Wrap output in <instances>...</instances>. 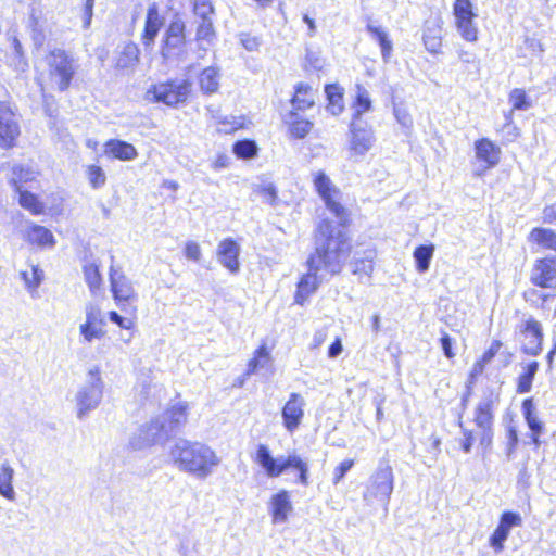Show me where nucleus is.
I'll return each instance as SVG.
<instances>
[{
  "mask_svg": "<svg viewBox=\"0 0 556 556\" xmlns=\"http://www.w3.org/2000/svg\"><path fill=\"white\" fill-rule=\"evenodd\" d=\"M502 342L498 341V340H495L491 343L490 348L484 352V354L482 355L481 359H482V363H486L489 364L493 357L495 356V354L500 351V349L502 348Z\"/></svg>",
  "mask_w": 556,
  "mask_h": 556,
  "instance_id": "63",
  "label": "nucleus"
},
{
  "mask_svg": "<svg viewBox=\"0 0 556 556\" xmlns=\"http://www.w3.org/2000/svg\"><path fill=\"white\" fill-rule=\"evenodd\" d=\"M393 113H394L395 119L403 128H405L406 130L412 129L413 118L404 105L395 104L393 108Z\"/></svg>",
  "mask_w": 556,
  "mask_h": 556,
  "instance_id": "54",
  "label": "nucleus"
},
{
  "mask_svg": "<svg viewBox=\"0 0 556 556\" xmlns=\"http://www.w3.org/2000/svg\"><path fill=\"white\" fill-rule=\"evenodd\" d=\"M201 20L202 22L200 23L197 30V38L198 40H206L207 42H210L214 37L213 23L211 21V17Z\"/></svg>",
  "mask_w": 556,
  "mask_h": 556,
  "instance_id": "55",
  "label": "nucleus"
},
{
  "mask_svg": "<svg viewBox=\"0 0 556 556\" xmlns=\"http://www.w3.org/2000/svg\"><path fill=\"white\" fill-rule=\"evenodd\" d=\"M520 342L523 353L538 356L542 352L543 330L541 324L530 317L520 325Z\"/></svg>",
  "mask_w": 556,
  "mask_h": 556,
  "instance_id": "14",
  "label": "nucleus"
},
{
  "mask_svg": "<svg viewBox=\"0 0 556 556\" xmlns=\"http://www.w3.org/2000/svg\"><path fill=\"white\" fill-rule=\"evenodd\" d=\"M21 278L29 291L36 290L43 280V271L37 265L30 266V271H21Z\"/></svg>",
  "mask_w": 556,
  "mask_h": 556,
  "instance_id": "46",
  "label": "nucleus"
},
{
  "mask_svg": "<svg viewBox=\"0 0 556 556\" xmlns=\"http://www.w3.org/2000/svg\"><path fill=\"white\" fill-rule=\"evenodd\" d=\"M185 256L188 260L199 262L201 258V248L194 241H188L185 247Z\"/></svg>",
  "mask_w": 556,
  "mask_h": 556,
  "instance_id": "59",
  "label": "nucleus"
},
{
  "mask_svg": "<svg viewBox=\"0 0 556 556\" xmlns=\"http://www.w3.org/2000/svg\"><path fill=\"white\" fill-rule=\"evenodd\" d=\"M109 318L112 323L116 324L119 328L129 330L134 327V321L129 318L121 316L117 312L111 311Z\"/></svg>",
  "mask_w": 556,
  "mask_h": 556,
  "instance_id": "61",
  "label": "nucleus"
},
{
  "mask_svg": "<svg viewBox=\"0 0 556 556\" xmlns=\"http://www.w3.org/2000/svg\"><path fill=\"white\" fill-rule=\"evenodd\" d=\"M455 26L460 37L468 42L478 40L477 14L471 0H455L453 5Z\"/></svg>",
  "mask_w": 556,
  "mask_h": 556,
  "instance_id": "7",
  "label": "nucleus"
},
{
  "mask_svg": "<svg viewBox=\"0 0 556 556\" xmlns=\"http://www.w3.org/2000/svg\"><path fill=\"white\" fill-rule=\"evenodd\" d=\"M393 471L388 464L380 465L370 478L365 498H376L387 504L393 491Z\"/></svg>",
  "mask_w": 556,
  "mask_h": 556,
  "instance_id": "10",
  "label": "nucleus"
},
{
  "mask_svg": "<svg viewBox=\"0 0 556 556\" xmlns=\"http://www.w3.org/2000/svg\"><path fill=\"white\" fill-rule=\"evenodd\" d=\"M139 61V49L134 43H126L118 51L116 58V67L122 70L134 68Z\"/></svg>",
  "mask_w": 556,
  "mask_h": 556,
  "instance_id": "32",
  "label": "nucleus"
},
{
  "mask_svg": "<svg viewBox=\"0 0 556 556\" xmlns=\"http://www.w3.org/2000/svg\"><path fill=\"white\" fill-rule=\"evenodd\" d=\"M350 252L348 235L337 229L331 220L323 219L316 228L315 252L306 262L307 273L298 283L295 303L303 305L318 289L326 274H339Z\"/></svg>",
  "mask_w": 556,
  "mask_h": 556,
  "instance_id": "1",
  "label": "nucleus"
},
{
  "mask_svg": "<svg viewBox=\"0 0 556 556\" xmlns=\"http://www.w3.org/2000/svg\"><path fill=\"white\" fill-rule=\"evenodd\" d=\"M21 134L14 109L9 102L0 101V147L12 148Z\"/></svg>",
  "mask_w": 556,
  "mask_h": 556,
  "instance_id": "11",
  "label": "nucleus"
},
{
  "mask_svg": "<svg viewBox=\"0 0 556 556\" xmlns=\"http://www.w3.org/2000/svg\"><path fill=\"white\" fill-rule=\"evenodd\" d=\"M530 239L543 248L556 251V233L549 229L534 228Z\"/></svg>",
  "mask_w": 556,
  "mask_h": 556,
  "instance_id": "42",
  "label": "nucleus"
},
{
  "mask_svg": "<svg viewBox=\"0 0 556 556\" xmlns=\"http://www.w3.org/2000/svg\"><path fill=\"white\" fill-rule=\"evenodd\" d=\"M110 283L113 298L117 303L134 302L137 300L132 281L122 271L114 269L113 266H111L110 269Z\"/></svg>",
  "mask_w": 556,
  "mask_h": 556,
  "instance_id": "17",
  "label": "nucleus"
},
{
  "mask_svg": "<svg viewBox=\"0 0 556 556\" xmlns=\"http://www.w3.org/2000/svg\"><path fill=\"white\" fill-rule=\"evenodd\" d=\"M240 245L232 238H226L218 243L216 255L225 268L231 274H237L240 270Z\"/></svg>",
  "mask_w": 556,
  "mask_h": 556,
  "instance_id": "18",
  "label": "nucleus"
},
{
  "mask_svg": "<svg viewBox=\"0 0 556 556\" xmlns=\"http://www.w3.org/2000/svg\"><path fill=\"white\" fill-rule=\"evenodd\" d=\"M367 31L371 35V37L375 40L378 41L381 49L382 59L384 62H388L393 50V45L389 38L388 33L383 28L376 26L374 24L367 25Z\"/></svg>",
  "mask_w": 556,
  "mask_h": 556,
  "instance_id": "35",
  "label": "nucleus"
},
{
  "mask_svg": "<svg viewBox=\"0 0 556 556\" xmlns=\"http://www.w3.org/2000/svg\"><path fill=\"white\" fill-rule=\"evenodd\" d=\"M187 406L184 404H176L166 410L162 416L157 418L164 421L168 429V434L173 433L186 424L187 421Z\"/></svg>",
  "mask_w": 556,
  "mask_h": 556,
  "instance_id": "28",
  "label": "nucleus"
},
{
  "mask_svg": "<svg viewBox=\"0 0 556 556\" xmlns=\"http://www.w3.org/2000/svg\"><path fill=\"white\" fill-rule=\"evenodd\" d=\"M15 471L8 460L0 465V495L10 502L16 500V492L13 486Z\"/></svg>",
  "mask_w": 556,
  "mask_h": 556,
  "instance_id": "27",
  "label": "nucleus"
},
{
  "mask_svg": "<svg viewBox=\"0 0 556 556\" xmlns=\"http://www.w3.org/2000/svg\"><path fill=\"white\" fill-rule=\"evenodd\" d=\"M240 42L244 47L247 51L253 52L257 51L261 46V39L256 36H252L247 33H242L239 35Z\"/></svg>",
  "mask_w": 556,
  "mask_h": 556,
  "instance_id": "57",
  "label": "nucleus"
},
{
  "mask_svg": "<svg viewBox=\"0 0 556 556\" xmlns=\"http://www.w3.org/2000/svg\"><path fill=\"white\" fill-rule=\"evenodd\" d=\"M354 462L352 459H345L334 468L333 471V484H338L345 476V473L353 467Z\"/></svg>",
  "mask_w": 556,
  "mask_h": 556,
  "instance_id": "58",
  "label": "nucleus"
},
{
  "mask_svg": "<svg viewBox=\"0 0 556 556\" xmlns=\"http://www.w3.org/2000/svg\"><path fill=\"white\" fill-rule=\"evenodd\" d=\"M193 9L195 15L201 18L211 17L214 12L211 0H193Z\"/></svg>",
  "mask_w": 556,
  "mask_h": 556,
  "instance_id": "56",
  "label": "nucleus"
},
{
  "mask_svg": "<svg viewBox=\"0 0 556 556\" xmlns=\"http://www.w3.org/2000/svg\"><path fill=\"white\" fill-rule=\"evenodd\" d=\"M433 245H420L414 251V258L416 261L417 270L425 273L429 269L430 261L433 256Z\"/></svg>",
  "mask_w": 556,
  "mask_h": 556,
  "instance_id": "44",
  "label": "nucleus"
},
{
  "mask_svg": "<svg viewBox=\"0 0 556 556\" xmlns=\"http://www.w3.org/2000/svg\"><path fill=\"white\" fill-rule=\"evenodd\" d=\"M86 175L93 189L102 188L106 182V175L98 165H89L86 169Z\"/></svg>",
  "mask_w": 556,
  "mask_h": 556,
  "instance_id": "50",
  "label": "nucleus"
},
{
  "mask_svg": "<svg viewBox=\"0 0 556 556\" xmlns=\"http://www.w3.org/2000/svg\"><path fill=\"white\" fill-rule=\"evenodd\" d=\"M105 154L121 161H132L137 157L136 148L122 140H109L105 143Z\"/></svg>",
  "mask_w": 556,
  "mask_h": 556,
  "instance_id": "26",
  "label": "nucleus"
},
{
  "mask_svg": "<svg viewBox=\"0 0 556 556\" xmlns=\"http://www.w3.org/2000/svg\"><path fill=\"white\" fill-rule=\"evenodd\" d=\"M48 65L51 81L61 91L67 89L75 73L73 60L65 51L56 49L48 56Z\"/></svg>",
  "mask_w": 556,
  "mask_h": 556,
  "instance_id": "9",
  "label": "nucleus"
},
{
  "mask_svg": "<svg viewBox=\"0 0 556 556\" xmlns=\"http://www.w3.org/2000/svg\"><path fill=\"white\" fill-rule=\"evenodd\" d=\"M256 152L257 147L252 140H241L233 144V153L240 159H252Z\"/></svg>",
  "mask_w": 556,
  "mask_h": 556,
  "instance_id": "52",
  "label": "nucleus"
},
{
  "mask_svg": "<svg viewBox=\"0 0 556 556\" xmlns=\"http://www.w3.org/2000/svg\"><path fill=\"white\" fill-rule=\"evenodd\" d=\"M24 239L41 249H51L55 245L53 233L48 228L33 223L26 227Z\"/></svg>",
  "mask_w": 556,
  "mask_h": 556,
  "instance_id": "22",
  "label": "nucleus"
},
{
  "mask_svg": "<svg viewBox=\"0 0 556 556\" xmlns=\"http://www.w3.org/2000/svg\"><path fill=\"white\" fill-rule=\"evenodd\" d=\"M367 31L371 35V37L375 40L378 41L381 49L382 59L384 62H388L393 50V45L389 38L388 33L383 28L376 26L374 24L367 25Z\"/></svg>",
  "mask_w": 556,
  "mask_h": 556,
  "instance_id": "34",
  "label": "nucleus"
},
{
  "mask_svg": "<svg viewBox=\"0 0 556 556\" xmlns=\"http://www.w3.org/2000/svg\"><path fill=\"white\" fill-rule=\"evenodd\" d=\"M230 163V159L226 153H218L216 157L212 161V168L216 172L228 167Z\"/></svg>",
  "mask_w": 556,
  "mask_h": 556,
  "instance_id": "64",
  "label": "nucleus"
},
{
  "mask_svg": "<svg viewBox=\"0 0 556 556\" xmlns=\"http://www.w3.org/2000/svg\"><path fill=\"white\" fill-rule=\"evenodd\" d=\"M521 408L526 422L531 432H543L544 424L541 421L535 412L533 400L531 397L523 400Z\"/></svg>",
  "mask_w": 556,
  "mask_h": 556,
  "instance_id": "38",
  "label": "nucleus"
},
{
  "mask_svg": "<svg viewBox=\"0 0 556 556\" xmlns=\"http://www.w3.org/2000/svg\"><path fill=\"white\" fill-rule=\"evenodd\" d=\"M15 191L20 194L18 202L22 207L28 210L34 215L43 213L45 206L34 193L24 189Z\"/></svg>",
  "mask_w": 556,
  "mask_h": 556,
  "instance_id": "41",
  "label": "nucleus"
},
{
  "mask_svg": "<svg viewBox=\"0 0 556 556\" xmlns=\"http://www.w3.org/2000/svg\"><path fill=\"white\" fill-rule=\"evenodd\" d=\"M313 184L316 192L324 201L327 210L338 219L342 227L350 225L349 211L337 200L340 190L334 186L331 179L323 170H316L312 174Z\"/></svg>",
  "mask_w": 556,
  "mask_h": 556,
  "instance_id": "4",
  "label": "nucleus"
},
{
  "mask_svg": "<svg viewBox=\"0 0 556 556\" xmlns=\"http://www.w3.org/2000/svg\"><path fill=\"white\" fill-rule=\"evenodd\" d=\"M539 370V363L533 361L523 367V372L518 377L517 393L523 394L531 391L533 379Z\"/></svg>",
  "mask_w": 556,
  "mask_h": 556,
  "instance_id": "39",
  "label": "nucleus"
},
{
  "mask_svg": "<svg viewBox=\"0 0 556 556\" xmlns=\"http://www.w3.org/2000/svg\"><path fill=\"white\" fill-rule=\"evenodd\" d=\"M255 460L270 478H277L287 469L294 468L300 473V483L303 485L308 484V465L295 453L275 458L267 445L260 444L256 450Z\"/></svg>",
  "mask_w": 556,
  "mask_h": 556,
  "instance_id": "3",
  "label": "nucleus"
},
{
  "mask_svg": "<svg viewBox=\"0 0 556 556\" xmlns=\"http://www.w3.org/2000/svg\"><path fill=\"white\" fill-rule=\"evenodd\" d=\"M292 509L293 507L288 491L281 490L271 496L269 502V510L274 523L286 522Z\"/></svg>",
  "mask_w": 556,
  "mask_h": 556,
  "instance_id": "21",
  "label": "nucleus"
},
{
  "mask_svg": "<svg viewBox=\"0 0 556 556\" xmlns=\"http://www.w3.org/2000/svg\"><path fill=\"white\" fill-rule=\"evenodd\" d=\"M352 118L351 122H365L362 116L365 113L372 111V101L369 91L361 84L355 86L354 101L351 105Z\"/></svg>",
  "mask_w": 556,
  "mask_h": 556,
  "instance_id": "23",
  "label": "nucleus"
},
{
  "mask_svg": "<svg viewBox=\"0 0 556 556\" xmlns=\"http://www.w3.org/2000/svg\"><path fill=\"white\" fill-rule=\"evenodd\" d=\"M37 176L38 172L33 167L15 165L12 168V177L10 181L14 186L15 190H21L24 189L26 184L36 181Z\"/></svg>",
  "mask_w": 556,
  "mask_h": 556,
  "instance_id": "30",
  "label": "nucleus"
},
{
  "mask_svg": "<svg viewBox=\"0 0 556 556\" xmlns=\"http://www.w3.org/2000/svg\"><path fill=\"white\" fill-rule=\"evenodd\" d=\"M501 148L488 138L479 139L475 142V156L481 164V170L477 174L481 175L485 170L495 167L501 160Z\"/></svg>",
  "mask_w": 556,
  "mask_h": 556,
  "instance_id": "16",
  "label": "nucleus"
},
{
  "mask_svg": "<svg viewBox=\"0 0 556 556\" xmlns=\"http://www.w3.org/2000/svg\"><path fill=\"white\" fill-rule=\"evenodd\" d=\"M85 321L90 325L105 326V321L101 312V308L93 303H88L85 306Z\"/></svg>",
  "mask_w": 556,
  "mask_h": 556,
  "instance_id": "53",
  "label": "nucleus"
},
{
  "mask_svg": "<svg viewBox=\"0 0 556 556\" xmlns=\"http://www.w3.org/2000/svg\"><path fill=\"white\" fill-rule=\"evenodd\" d=\"M349 143L352 155H365L375 143L372 127L367 122H351Z\"/></svg>",
  "mask_w": 556,
  "mask_h": 556,
  "instance_id": "13",
  "label": "nucleus"
},
{
  "mask_svg": "<svg viewBox=\"0 0 556 556\" xmlns=\"http://www.w3.org/2000/svg\"><path fill=\"white\" fill-rule=\"evenodd\" d=\"M94 0H85L83 8V27L89 28L93 16Z\"/></svg>",
  "mask_w": 556,
  "mask_h": 556,
  "instance_id": "60",
  "label": "nucleus"
},
{
  "mask_svg": "<svg viewBox=\"0 0 556 556\" xmlns=\"http://www.w3.org/2000/svg\"><path fill=\"white\" fill-rule=\"evenodd\" d=\"M79 333L81 336L83 342L92 343L94 340L102 339L105 334V330L102 326L81 323L79 325Z\"/></svg>",
  "mask_w": 556,
  "mask_h": 556,
  "instance_id": "47",
  "label": "nucleus"
},
{
  "mask_svg": "<svg viewBox=\"0 0 556 556\" xmlns=\"http://www.w3.org/2000/svg\"><path fill=\"white\" fill-rule=\"evenodd\" d=\"M162 25L163 18L160 16L159 8L155 3H152L148 8L146 25L142 35V42L146 47L153 43Z\"/></svg>",
  "mask_w": 556,
  "mask_h": 556,
  "instance_id": "24",
  "label": "nucleus"
},
{
  "mask_svg": "<svg viewBox=\"0 0 556 556\" xmlns=\"http://www.w3.org/2000/svg\"><path fill=\"white\" fill-rule=\"evenodd\" d=\"M513 110H528L531 108V102L526 94V91L520 88H515L510 91L508 97Z\"/></svg>",
  "mask_w": 556,
  "mask_h": 556,
  "instance_id": "51",
  "label": "nucleus"
},
{
  "mask_svg": "<svg viewBox=\"0 0 556 556\" xmlns=\"http://www.w3.org/2000/svg\"><path fill=\"white\" fill-rule=\"evenodd\" d=\"M493 400L490 396L483 397L475 408L473 421L481 430L492 429L493 427Z\"/></svg>",
  "mask_w": 556,
  "mask_h": 556,
  "instance_id": "25",
  "label": "nucleus"
},
{
  "mask_svg": "<svg viewBox=\"0 0 556 556\" xmlns=\"http://www.w3.org/2000/svg\"><path fill=\"white\" fill-rule=\"evenodd\" d=\"M254 192L260 194L264 202L275 206L277 204V189L270 181H263L255 185Z\"/></svg>",
  "mask_w": 556,
  "mask_h": 556,
  "instance_id": "49",
  "label": "nucleus"
},
{
  "mask_svg": "<svg viewBox=\"0 0 556 556\" xmlns=\"http://www.w3.org/2000/svg\"><path fill=\"white\" fill-rule=\"evenodd\" d=\"M374 252L369 251L363 258H356L353 264V273L370 277L374 271Z\"/></svg>",
  "mask_w": 556,
  "mask_h": 556,
  "instance_id": "48",
  "label": "nucleus"
},
{
  "mask_svg": "<svg viewBox=\"0 0 556 556\" xmlns=\"http://www.w3.org/2000/svg\"><path fill=\"white\" fill-rule=\"evenodd\" d=\"M84 276L88 287L90 288V291L96 293L102 282L99 266L93 262L87 263L84 266Z\"/></svg>",
  "mask_w": 556,
  "mask_h": 556,
  "instance_id": "45",
  "label": "nucleus"
},
{
  "mask_svg": "<svg viewBox=\"0 0 556 556\" xmlns=\"http://www.w3.org/2000/svg\"><path fill=\"white\" fill-rule=\"evenodd\" d=\"M186 43L185 23L180 20L173 21L167 30L163 55L169 58L184 51Z\"/></svg>",
  "mask_w": 556,
  "mask_h": 556,
  "instance_id": "20",
  "label": "nucleus"
},
{
  "mask_svg": "<svg viewBox=\"0 0 556 556\" xmlns=\"http://www.w3.org/2000/svg\"><path fill=\"white\" fill-rule=\"evenodd\" d=\"M556 281L554 258L538 260L531 271V282L541 288H553Z\"/></svg>",
  "mask_w": 556,
  "mask_h": 556,
  "instance_id": "19",
  "label": "nucleus"
},
{
  "mask_svg": "<svg viewBox=\"0 0 556 556\" xmlns=\"http://www.w3.org/2000/svg\"><path fill=\"white\" fill-rule=\"evenodd\" d=\"M315 103L314 90L311 86L304 83H299L295 86V94L292 99V106L296 111H305L312 108Z\"/></svg>",
  "mask_w": 556,
  "mask_h": 556,
  "instance_id": "29",
  "label": "nucleus"
},
{
  "mask_svg": "<svg viewBox=\"0 0 556 556\" xmlns=\"http://www.w3.org/2000/svg\"><path fill=\"white\" fill-rule=\"evenodd\" d=\"M270 353L265 344L261 345L255 352L253 358L248 364V375H253L260 369L268 368L270 366Z\"/></svg>",
  "mask_w": 556,
  "mask_h": 556,
  "instance_id": "40",
  "label": "nucleus"
},
{
  "mask_svg": "<svg viewBox=\"0 0 556 556\" xmlns=\"http://www.w3.org/2000/svg\"><path fill=\"white\" fill-rule=\"evenodd\" d=\"M103 396V381L98 369L88 372L87 380L76 393L77 417L83 419L96 409Z\"/></svg>",
  "mask_w": 556,
  "mask_h": 556,
  "instance_id": "6",
  "label": "nucleus"
},
{
  "mask_svg": "<svg viewBox=\"0 0 556 556\" xmlns=\"http://www.w3.org/2000/svg\"><path fill=\"white\" fill-rule=\"evenodd\" d=\"M325 92L328 99L327 110L332 115H339L343 112V88L338 85H327Z\"/></svg>",
  "mask_w": 556,
  "mask_h": 556,
  "instance_id": "36",
  "label": "nucleus"
},
{
  "mask_svg": "<svg viewBox=\"0 0 556 556\" xmlns=\"http://www.w3.org/2000/svg\"><path fill=\"white\" fill-rule=\"evenodd\" d=\"M173 465L198 479H206L220 464V457L208 445L178 439L169 450Z\"/></svg>",
  "mask_w": 556,
  "mask_h": 556,
  "instance_id": "2",
  "label": "nucleus"
},
{
  "mask_svg": "<svg viewBox=\"0 0 556 556\" xmlns=\"http://www.w3.org/2000/svg\"><path fill=\"white\" fill-rule=\"evenodd\" d=\"M522 518L518 513L504 511L501 515L500 522L489 539L490 546L495 552L504 549V543L508 539L510 530L514 527H521Z\"/></svg>",
  "mask_w": 556,
  "mask_h": 556,
  "instance_id": "15",
  "label": "nucleus"
},
{
  "mask_svg": "<svg viewBox=\"0 0 556 556\" xmlns=\"http://www.w3.org/2000/svg\"><path fill=\"white\" fill-rule=\"evenodd\" d=\"M460 428L463 429V438L459 441L462 450L465 453H470L471 452V447H472L473 442H475L473 433H472V431L463 428L462 425H460Z\"/></svg>",
  "mask_w": 556,
  "mask_h": 556,
  "instance_id": "62",
  "label": "nucleus"
},
{
  "mask_svg": "<svg viewBox=\"0 0 556 556\" xmlns=\"http://www.w3.org/2000/svg\"><path fill=\"white\" fill-rule=\"evenodd\" d=\"M190 92L191 84L187 79H174L151 86L146 92V100L173 106L185 102Z\"/></svg>",
  "mask_w": 556,
  "mask_h": 556,
  "instance_id": "5",
  "label": "nucleus"
},
{
  "mask_svg": "<svg viewBox=\"0 0 556 556\" xmlns=\"http://www.w3.org/2000/svg\"><path fill=\"white\" fill-rule=\"evenodd\" d=\"M313 123L302 118L295 112H291L289 116V130L292 137L296 139L305 138L312 130Z\"/></svg>",
  "mask_w": 556,
  "mask_h": 556,
  "instance_id": "37",
  "label": "nucleus"
},
{
  "mask_svg": "<svg viewBox=\"0 0 556 556\" xmlns=\"http://www.w3.org/2000/svg\"><path fill=\"white\" fill-rule=\"evenodd\" d=\"M169 437L167 426L160 418L152 419L140 427L129 439V445L134 450H143L154 444L163 443Z\"/></svg>",
  "mask_w": 556,
  "mask_h": 556,
  "instance_id": "8",
  "label": "nucleus"
},
{
  "mask_svg": "<svg viewBox=\"0 0 556 556\" xmlns=\"http://www.w3.org/2000/svg\"><path fill=\"white\" fill-rule=\"evenodd\" d=\"M367 31L371 35V37L375 40L378 41L381 49L382 59L384 62H388L393 50V45L389 38L388 33L383 28L376 26L374 24L367 25Z\"/></svg>",
  "mask_w": 556,
  "mask_h": 556,
  "instance_id": "33",
  "label": "nucleus"
},
{
  "mask_svg": "<svg viewBox=\"0 0 556 556\" xmlns=\"http://www.w3.org/2000/svg\"><path fill=\"white\" fill-rule=\"evenodd\" d=\"M305 399L296 392H292L282 406V425L290 434L294 433L300 428L305 416Z\"/></svg>",
  "mask_w": 556,
  "mask_h": 556,
  "instance_id": "12",
  "label": "nucleus"
},
{
  "mask_svg": "<svg viewBox=\"0 0 556 556\" xmlns=\"http://www.w3.org/2000/svg\"><path fill=\"white\" fill-rule=\"evenodd\" d=\"M219 78L218 68L213 66L204 68L199 76L201 91L206 94L216 92L219 88Z\"/></svg>",
  "mask_w": 556,
  "mask_h": 556,
  "instance_id": "31",
  "label": "nucleus"
},
{
  "mask_svg": "<svg viewBox=\"0 0 556 556\" xmlns=\"http://www.w3.org/2000/svg\"><path fill=\"white\" fill-rule=\"evenodd\" d=\"M424 43L430 53H439L442 46L441 28L439 26L427 27L424 34Z\"/></svg>",
  "mask_w": 556,
  "mask_h": 556,
  "instance_id": "43",
  "label": "nucleus"
}]
</instances>
